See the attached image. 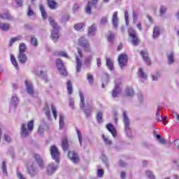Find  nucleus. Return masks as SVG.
<instances>
[{
  "instance_id": "f257e3e1",
  "label": "nucleus",
  "mask_w": 179,
  "mask_h": 179,
  "mask_svg": "<svg viewBox=\"0 0 179 179\" xmlns=\"http://www.w3.org/2000/svg\"><path fill=\"white\" fill-rule=\"evenodd\" d=\"M33 129H34V120L28 122L27 125L26 124H22L21 125V136L22 138H27L29 134L33 132Z\"/></svg>"
},
{
  "instance_id": "f03ea898",
  "label": "nucleus",
  "mask_w": 179,
  "mask_h": 179,
  "mask_svg": "<svg viewBox=\"0 0 179 179\" xmlns=\"http://www.w3.org/2000/svg\"><path fill=\"white\" fill-rule=\"evenodd\" d=\"M49 22L50 23V26L53 27V30L51 33V39L54 43H57L58 41V38H59V27L51 19H49Z\"/></svg>"
},
{
  "instance_id": "7ed1b4c3",
  "label": "nucleus",
  "mask_w": 179,
  "mask_h": 179,
  "mask_svg": "<svg viewBox=\"0 0 179 179\" xmlns=\"http://www.w3.org/2000/svg\"><path fill=\"white\" fill-rule=\"evenodd\" d=\"M79 96L80 99V107L81 110L84 111L86 117H90V114H92V109L90 108H86V103H85V96L83 94H82L81 91H79Z\"/></svg>"
},
{
  "instance_id": "20e7f679",
  "label": "nucleus",
  "mask_w": 179,
  "mask_h": 179,
  "mask_svg": "<svg viewBox=\"0 0 179 179\" xmlns=\"http://www.w3.org/2000/svg\"><path fill=\"white\" fill-rule=\"evenodd\" d=\"M78 55H76V71L78 73L80 72V69H82V66L83 64L82 63V58H83V50L80 48H77Z\"/></svg>"
},
{
  "instance_id": "39448f33",
  "label": "nucleus",
  "mask_w": 179,
  "mask_h": 179,
  "mask_svg": "<svg viewBox=\"0 0 179 179\" xmlns=\"http://www.w3.org/2000/svg\"><path fill=\"white\" fill-rule=\"evenodd\" d=\"M123 122L124 125V131L128 135V136H131V120H129V117L127 115V111H123Z\"/></svg>"
},
{
  "instance_id": "423d86ee",
  "label": "nucleus",
  "mask_w": 179,
  "mask_h": 179,
  "mask_svg": "<svg viewBox=\"0 0 179 179\" xmlns=\"http://www.w3.org/2000/svg\"><path fill=\"white\" fill-rule=\"evenodd\" d=\"M78 45L84 48L85 52H92V48L89 41L85 37H81L78 39Z\"/></svg>"
},
{
  "instance_id": "0eeeda50",
  "label": "nucleus",
  "mask_w": 179,
  "mask_h": 179,
  "mask_svg": "<svg viewBox=\"0 0 179 179\" xmlns=\"http://www.w3.org/2000/svg\"><path fill=\"white\" fill-rule=\"evenodd\" d=\"M56 66L62 76H66L68 72H66V69L64 66V62L61 59H56Z\"/></svg>"
},
{
  "instance_id": "6e6552de",
  "label": "nucleus",
  "mask_w": 179,
  "mask_h": 179,
  "mask_svg": "<svg viewBox=\"0 0 179 179\" xmlns=\"http://www.w3.org/2000/svg\"><path fill=\"white\" fill-rule=\"evenodd\" d=\"M50 152L52 159L58 163V162H59V157L61 156V153H59L58 148H57L55 145H52L50 147Z\"/></svg>"
},
{
  "instance_id": "1a4fd4ad",
  "label": "nucleus",
  "mask_w": 179,
  "mask_h": 179,
  "mask_svg": "<svg viewBox=\"0 0 179 179\" xmlns=\"http://www.w3.org/2000/svg\"><path fill=\"white\" fill-rule=\"evenodd\" d=\"M118 64L121 69H124L128 64V55L126 54H121L118 56Z\"/></svg>"
},
{
  "instance_id": "9d476101",
  "label": "nucleus",
  "mask_w": 179,
  "mask_h": 179,
  "mask_svg": "<svg viewBox=\"0 0 179 179\" xmlns=\"http://www.w3.org/2000/svg\"><path fill=\"white\" fill-rule=\"evenodd\" d=\"M129 36L131 38V41L134 45H138L140 43L139 38H138V36L136 35V32L133 28L129 29Z\"/></svg>"
},
{
  "instance_id": "9b49d317",
  "label": "nucleus",
  "mask_w": 179,
  "mask_h": 179,
  "mask_svg": "<svg viewBox=\"0 0 179 179\" xmlns=\"http://www.w3.org/2000/svg\"><path fill=\"white\" fill-rule=\"evenodd\" d=\"M33 157L36 162V163L38 165V167L41 169V170H43L44 169V160L43 159V157L40 155L39 154H34Z\"/></svg>"
},
{
  "instance_id": "f8f14e48",
  "label": "nucleus",
  "mask_w": 179,
  "mask_h": 179,
  "mask_svg": "<svg viewBox=\"0 0 179 179\" xmlns=\"http://www.w3.org/2000/svg\"><path fill=\"white\" fill-rule=\"evenodd\" d=\"M58 170V165L50 163L47 167V174L48 176H52Z\"/></svg>"
},
{
  "instance_id": "ddd939ff",
  "label": "nucleus",
  "mask_w": 179,
  "mask_h": 179,
  "mask_svg": "<svg viewBox=\"0 0 179 179\" xmlns=\"http://www.w3.org/2000/svg\"><path fill=\"white\" fill-rule=\"evenodd\" d=\"M25 87L27 89L28 94L33 96L34 94V87H33V84L31 81L29 80H25Z\"/></svg>"
},
{
  "instance_id": "4468645a",
  "label": "nucleus",
  "mask_w": 179,
  "mask_h": 179,
  "mask_svg": "<svg viewBox=\"0 0 179 179\" xmlns=\"http://www.w3.org/2000/svg\"><path fill=\"white\" fill-rule=\"evenodd\" d=\"M120 93H121V83H117L112 91V96L113 98L118 97Z\"/></svg>"
},
{
  "instance_id": "2eb2a0df",
  "label": "nucleus",
  "mask_w": 179,
  "mask_h": 179,
  "mask_svg": "<svg viewBox=\"0 0 179 179\" xmlns=\"http://www.w3.org/2000/svg\"><path fill=\"white\" fill-rule=\"evenodd\" d=\"M27 173L31 177H34L37 175V169L33 164H30L27 166Z\"/></svg>"
},
{
  "instance_id": "dca6fc26",
  "label": "nucleus",
  "mask_w": 179,
  "mask_h": 179,
  "mask_svg": "<svg viewBox=\"0 0 179 179\" xmlns=\"http://www.w3.org/2000/svg\"><path fill=\"white\" fill-rule=\"evenodd\" d=\"M69 158L73 163H79V155L76 154L74 151L69 152Z\"/></svg>"
},
{
  "instance_id": "f3484780",
  "label": "nucleus",
  "mask_w": 179,
  "mask_h": 179,
  "mask_svg": "<svg viewBox=\"0 0 179 179\" xmlns=\"http://www.w3.org/2000/svg\"><path fill=\"white\" fill-rule=\"evenodd\" d=\"M96 31H97V26H96V24H92L87 29V35L90 37H93L96 35Z\"/></svg>"
},
{
  "instance_id": "a211bd4d",
  "label": "nucleus",
  "mask_w": 179,
  "mask_h": 179,
  "mask_svg": "<svg viewBox=\"0 0 179 179\" xmlns=\"http://www.w3.org/2000/svg\"><path fill=\"white\" fill-rule=\"evenodd\" d=\"M17 104H19V98L16 95H13L10 103V110L17 107Z\"/></svg>"
},
{
  "instance_id": "6ab92c4d",
  "label": "nucleus",
  "mask_w": 179,
  "mask_h": 179,
  "mask_svg": "<svg viewBox=\"0 0 179 179\" xmlns=\"http://www.w3.org/2000/svg\"><path fill=\"white\" fill-rule=\"evenodd\" d=\"M99 2V0H92V1H88V3L85 8L86 13H88V15H90L92 13V7L93 5H95V3H97Z\"/></svg>"
},
{
  "instance_id": "aec40b11",
  "label": "nucleus",
  "mask_w": 179,
  "mask_h": 179,
  "mask_svg": "<svg viewBox=\"0 0 179 179\" xmlns=\"http://www.w3.org/2000/svg\"><path fill=\"white\" fill-rule=\"evenodd\" d=\"M141 54L145 64H147V65H150V58H149V54L148 53V51L142 50Z\"/></svg>"
},
{
  "instance_id": "412c9836",
  "label": "nucleus",
  "mask_w": 179,
  "mask_h": 179,
  "mask_svg": "<svg viewBox=\"0 0 179 179\" xmlns=\"http://www.w3.org/2000/svg\"><path fill=\"white\" fill-rule=\"evenodd\" d=\"M112 24L115 29L118 27V12L115 11L113 13L112 17Z\"/></svg>"
},
{
  "instance_id": "4be33fe9",
  "label": "nucleus",
  "mask_w": 179,
  "mask_h": 179,
  "mask_svg": "<svg viewBox=\"0 0 179 179\" xmlns=\"http://www.w3.org/2000/svg\"><path fill=\"white\" fill-rule=\"evenodd\" d=\"M106 129L110 134H112L113 138H117V130H115V127L112 124H108L106 125Z\"/></svg>"
},
{
  "instance_id": "5701e85b",
  "label": "nucleus",
  "mask_w": 179,
  "mask_h": 179,
  "mask_svg": "<svg viewBox=\"0 0 179 179\" xmlns=\"http://www.w3.org/2000/svg\"><path fill=\"white\" fill-rule=\"evenodd\" d=\"M166 57L169 65H172V64H174L176 60L174 59V52L173 51L168 52Z\"/></svg>"
},
{
  "instance_id": "b1692460",
  "label": "nucleus",
  "mask_w": 179,
  "mask_h": 179,
  "mask_svg": "<svg viewBox=\"0 0 179 179\" xmlns=\"http://www.w3.org/2000/svg\"><path fill=\"white\" fill-rule=\"evenodd\" d=\"M17 57L20 64H26L27 62V55L25 53H19Z\"/></svg>"
},
{
  "instance_id": "393cba45",
  "label": "nucleus",
  "mask_w": 179,
  "mask_h": 179,
  "mask_svg": "<svg viewBox=\"0 0 179 179\" xmlns=\"http://www.w3.org/2000/svg\"><path fill=\"white\" fill-rule=\"evenodd\" d=\"M92 61H93V54H91L87 57H85V61H84V65H85V66H90V64H92Z\"/></svg>"
},
{
  "instance_id": "a878e982",
  "label": "nucleus",
  "mask_w": 179,
  "mask_h": 179,
  "mask_svg": "<svg viewBox=\"0 0 179 179\" xmlns=\"http://www.w3.org/2000/svg\"><path fill=\"white\" fill-rule=\"evenodd\" d=\"M160 111H162V106H158L155 115V118L158 122H162V120H163V116L160 115Z\"/></svg>"
},
{
  "instance_id": "bb28decb",
  "label": "nucleus",
  "mask_w": 179,
  "mask_h": 179,
  "mask_svg": "<svg viewBox=\"0 0 179 179\" xmlns=\"http://www.w3.org/2000/svg\"><path fill=\"white\" fill-rule=\"evenodd\" d=\"M110 79V75H108V73H103V83L101 85V87L104 88L106 87V85H107V83H108V80Z\"/></svg>"
},
{
  "instance_id": "cd10ccee",
  "label": "nucleus",
  "mask_w": 179,
  "mask_h": 179,
  "mask_svg": "<svg viewBox=\"0 0 179 179\" xmlns=\"http://www.w3.org/2000/svg\"><path fill=\"white\" fill-rule=\"evenodd\" d=\"M62 147L63 150H68V148H69V145L68 144V138L66 137H64L62 139Z\"/></svg>"
},
{
  "instance_id": "c85d7f7f",
  "label": "nucleus",
  "mask_w": 179,
  "mask_h": 179,
  "mask_svg": "<svg viewBox=\"0 0 179 179\" xmlns=\"http://www.w3.org/2000/svg\"><path fill=\"white\" fill-rule=\"evenodd\" d=\"M160 36V27H155L153 29L152 38H158Z\"/></svg>"
},
{
  "instance_id": "c756f323",
  "label": "nucleus",
  "mask_w": 179,
  "mask_h": 179,
  "mask_svg": "<svg viewBox=\"0 0 179 179\" xmlns=\"http://www.w3.org/2000/svg\"><path fill=\"white\" fill-rule=\"evenodd\" d=\"M1 19H3L6 20H13V17L10 15L9 12L4 13L3 14H0Z\"/></svg>"
},
{
  "instance_id": "7c9ffc66",
  "label": "nucleus",
  "mask_w": 179,
  "mask_h": 179,
  "mask_svg": "<svg viewBox=\"0 0 179 179\" xmlns=\"http://www.w3.org/2000/svg\"><path fill=\"white\" fill-rule=\"evenodd\" d=\"M65 117H64V115L60 114L59 115V129H63L64 127H65Z\"/></svg>"
},
{
  "instance_id": "2f4dec72",
  "label": "nucleus",
  "mask_w": 179,
  "mask_h": 179,
  "mask_svg": "<svg viewBox=\"0 0 179 179\" xmlns=\"http://www.w3.org/2000/svg\"><path fill=\"white\" fill-rule=\"evenodd\" d=\"M106 66H108L109 71H114V63L110 58H106Z\"/></svg>"
},
{
  "instance_id": "473e14b6",
  "label": "nucleus",
  "mask_w": 179,
  "mask_h": 179,
  "mask_svg": "<svg viewBox=\"0 0 179 179\" xmlns=\"http://www.w3.org/2000/svg\"><path fill=\"white\" fill-rule=\"evenodd\" d=\"M9 29H10V25L9 24L0 22V30H2L3 31H8Z\"/></svg>"
},
{
  "instance_id": "72a5a7b5",
  "label": "nucleus",
  "mask_w": 179,
  "mask_h": 179,
  "mask_svg": "<svg viewBox=\"0 0 179 179\" xmlns=\"http://www.w3.org/2000/svg\"><path fill=\"white\" fill-rule=\"evenodd\" d=\"M22 38H23V37L21 35H19L16 37L12 38L10 40V47H12V45H13V44H15V43H16V41H20V40H22Z\"/></svg>"
},
{
  "instance_id": "f704fd0d",
  "label": "nucleus",
  "mask_w": 179,
  "mask_h": 179,
  "mask_svg": "<svg viewBox=\"0 0 179 179\" xmlns=\"http://www.w3.org/2000/svg\"><path fill=\"white\" fill-rule=\"evenodd\" d=\"M138 78L143 80L148 79V75L146 73H145V71H143V69H138Z\"/></svg>"
},
{
  "instance_id": "c9c22d12",
  "label": "nucleus",
  "mask_w": 179,
  "mask_h": 179,
  "mask_svg": "<svg viewBox=\"0 0 179 179\" xmlns=\"http://www.w3.org/2000/svg\"><path fill=\"white\" fill-rule=\"evenodd\" d=\"M39 10L41 13V16L43 19H46L47 18V12H45V8H44V6L43 4L39 5Z\"/></svg>"
},
{
  "instance_id": "e433bc0d",
  "label": "nucleus",
  "mask_w": 179,
  "mask_h": 179,
  "mask_svg": "<svg viewBox=\"0 0 179 179\" xmlns=\"http://www.w3.org/2000/svg\"><path fill=\"white\" fill-rule=\"evenodd\" d=\"M56 55H57L58 57H63V58H67V59H71L69 55H68V53L65 51L57 52H56Z\"/></svg>"
},
{
  "instance_id": "4c0bfd02",
  "label": "nucleus",
  "mask_w": 179,
  "mask_h": 179,
  "mask_svg": "<svg viewBox=\"0 0 179 179\" xmlns=\"http://www.w3.org/2000/svg\"><path fill=\"white\" fill-rule=\"evenodd\" d=\"M48 4L50 9H56L57 8V2L54 1V0H48Z\"/></svg>"
},
{
  "instance_id": "58836bf2",
  "label": "nucleus",
  "mask_w": 179,
  "mask_h": 179,
  "mask_svg": "<svg viewBox=\"0 0 179 179\" xmlns=\"http://www.w3.org/2000/svg\"><path fill=\"white\" fill-rule=\"evenodd\" d=\"M126 94L127 96H129L130 97H132V96L135 94V92H134V88L131 87H127L126 88Z\"/></svg>"
},
{
  "instance_id": "ea45409f",
  "label": "nucleus",
  "mask_w": 179,
  "mask_h": 179,
  "mask_svg": "<svg viewBox=\"0 0 179 179\" xmlns=\"http://www.w3.org/2000/svg\"><path fill=\"white\" fill-rule=\"evenodd\" d=\"M10 61L13 64V65L15 66L16 69H19V66L17 64V62L16 61V58L15 57V55L13 54L10 55Z\"/></svg>"
},
{
  "instance_id": "a19ab883",
  "label": "nucleus",
  "mask_w": 179,
  "mask_h": 179,
  "mask_svg": "<svg viewBox=\"0 0 179 179\" xmlns=\"http://www.w3.org/2000/svg\"><path fill=\"white\" fill-rule=\"evenodd\" d=\"M67 92L68 94H72L73 92V88L72 87V83H71V80L67 81Z\"/></svg>"
},
{
  "instance_id": "79ce46f5",
  "label": "nucleus",
  "mask_w": 179,
  "mask_h": 179,
  "mask_svg": "<svg viewBox=\"0 0 179 179\" xmlns=\"http://www.w3.org/2000/svg\"><path fill=\"white\" fill-rule=\"evenodd\" d=\"M145 176L149 179H156V176H155L152 171H145Z\"/></svg>"
},
{
  "instance_id": "37998d69",
  "label": "nucleus",
  "mask_w": 179,
  "mask_h": 179,
  "mask_svg": "<svg viewBox=\"0 0 179 179\" xmlns=\"http://www.w3.org/2000/svg\"><path fill=\"white\" fill-rule=\"evenodd\" d=\"M166 12H167V7L165 6H161L159 8V16H164V15H166Z\"/></svg>"
},
{
  "instance_id": "c03bdc74",
  "label": "nucleus",
  "mask_w": 179,
  "mask_h": 179,
  "mask_svg": "<svg viewBox=\"0 0 179 179\" xmlns=\"http://www.w3.org/2000/svg\"><path fill=\"white\" fill-rule=\"evenodd\" d=\"M96 120L99 124H101V122H103V112L101 111L97 112Z\"/></svg>"
},
{
  "instance_id": "a18cd8bd",
  "label": "nucleus",
  "mask_w": 179,
  "mask_h": 179,
  "mask_svg": "<svg viewBox=\"0 0 179 179\" xmlns=\"http://www.w3.org/2000/svg\"><path fill=\"white\" fill-rule=\"evenodd\" d=\"M26 44L24 43H22L19 45V53H24L26 52Z\"/></svg>"
},
{
  "instance_id": "49530a36",
  "label": "nucleus",
  "mask_w": 179,
  "mask_h": 179,
  "mask_svg": "<svg viewBox=\"0 0 179 179\" xmlns=\"http://www.w3.org/2000/svg\"><path fill=\"white\" fill-rule=\"evenodd\" d=\"M156 138L159 143L162 145H165L166 143V139L164 138H162V136L160 134H157Z\"/></svg>"
},
{
  "instance_id": "de8ad7c7",
  "label": "nucleus",
  "mask_w": 179,
  "mask_h": 179,
  "mask_svg": "<svg viewBox=\"0 0 179 179\" xmlns=\"http://www.w3.org/2000/svg\"><path fill=\"white\" fill-rule=\"evenodd\" d=\"M87 79L90 83V85H93L94 82V78H93V75H92L91 73H87Z\"/></svg>"
},
{
  "instance_id": "09e8293b",
  "label": "nucleus",
  "mask_w": 179,
  "mask_h": 179,
  "mask_svg": "<svg viewBox=\"0 0 179 179\" xmlns=\"http://www.w3.org/2000/svg\"><path fill=\"white\" fill-rule=\"evenodd\" d=\"M1 169L4 176H8V171L6 170V162H3Z\"/></svg>"
},
{
  "instance_id": "8fccbe9b",
  "label": "nucleus",
  "mask_w": 179,
  "mask_h": 179,
  "mask_svg": "<svg viewBox=\"0 0 179 179\" xmlns=\"http://www.w3.org/2000/svg\"><path fill=\"white\" fill-rule=\"evenodd\" d=\"M83 27H85V23H78L74 26V29L77 31H79V30H82V29H83Z\"/></svg>"
},
{
  "instance_id": "3c124183",
  "label": "nucleus",
  "mask_w": 179,
  "mask_h": 179,
  "mask_svg": "<svg viewBox=\"0 0 179 179\" xmlns=\"http://www.w3.org/2000/svg\"><path fill=\"white\" fill-rule=\"evenodd\" d=\"M76 132H77L79 143L80 146H82V142L83 141V137L82 136V132H80L79 129H76Z\"/></svg>"
},
{
  "instance_id": "603ef678",
  "label": "nucleus",
  "mask_w": 179,
  "mask_h": 179,
  "mask_svg": "<svg viewBox=\"0 0 179 179\" xmlns=\"http://www.w3.org/2000/svg\"><path fill=\"white\" fill-rule=\"evenodd\" d=\"M31 44L34 45V47H37L38 45V42L37 41V38L34 36H31Z\"/></svg>"
},
{
  "instance_id": "864d4df0",
  "label": "nucleus",
  "mask_w": 179,
  "mask_h": 179,
  "mask_svg": "<svg viewBox=\"0 0 179 179\" xmlns=\"http://www.w3.org/2000/svg\"><path fill=\"white\" fill-rule=\"evenodd\" d=\"M44 111L46 117H48V118H51V113H50V108H48V106H46L44 108Z\"/></svg>"
},
{
  "instance_id": "5fc2aeb1",
  "label": "nucleus",
  "mask_w": 179,
  "mask_h": 179,
  "mask_svg": "<svg viewBox=\"0 0 179 179\" xmlns=\"http://www.w3.org/2000/svg\"><path fill=\"white\" fill-rule=\"evenodd\" d=\"M52 113L54 118L55 120H57L58 112L57 111V108H55V107H54V106H52Z\"/></svg>"
},
{
  "instance_id": "6e6d98bb",
  "label": "nucleus",
  "mask_w": 179,
  "mask_h": 179,
  "mask_svg": "<svg viewBox=\"0 0 179 179\" xmlns=\"http://www.w3.org/2000/svg\"><path fill=\"white\" fill-rule=\"evenodd\" d=\"M102 139L103 140L105 143H106V145H111L113 143V142L110 139H108V138L104 136V134L102 135Z\"/></svg>"
},
{
  "instance_id": "4d7b16f0",
  "label": "nucleus",
  "mask_w": 179,
  "mask_h": 179,
  "mask_svg": "<svg viewBox=\"0 0 179 179\" xmlns=\"http://www.w3.org/2000/svg\"><path fill=\"white\" fill-rule=\"evenodd\" d=\"M124 19H125V23L127 24V26H128V24H129V15H128V11L126 10L124 11Z\"/></svg>"
},
{
  "instance_id": "13d9d810",
  "label": "nucleus",
  "mask_w": 179,
  "mask_h": 179,
  "mask_svg": "<svg viewBox=\"0 0 179 179\" xmlns=\"http://www.w3.org/2000/svg\"><path fill=\"white\" fill-rule=\"evenodd\" d=\"M44 127H43V125H40L38 129V133L39 134V135H43V134H44Z\"/></svg>"
},
{
  "instance_id": "bf43d9fd",
  "label": "nucleus",
  "mask_w": 179,
  "mask_h": 179,
  "mask_svg": "<svg viewBox=\"0 0 179 179\" xmlns=\"http://www.w3.org/2000/svg\"><path fill=\"white\" fill-rule=\"evenodd\" d=\"M80 8V6L78 3L74 4L73 7V13H76V12H78L79 10V8Z\"/></svg>"
},
{
  "instance_id": "052dcab7",
  "label": "nucleus",
  "mask_w": 179,
  "mask_h": 179,
  "mask_svg": "<svg viewBox=\"0 0 179 179\" xmlns=\"http://www.w3.org/2000/svg\"><path fill=\"white\" fill-rule=\"evenodd\" d=\"M104 176V171L103 169H98L97 177L101 178Z\"/></svg>"
},
{
  "instance_id": "680f3d73",
  "label": "nucleus",
  "mask_w": 179,
  "mask_h": 179,
  "mask_svg": "<svg viewBox=\"0 0 179 179\" xmlns=\"http://www.w3.org/2000/svg\"><path fill=\"white\" fill-rule=\"evenodd\" d=\"M27 15H28V16H33V15H34V11H33L31 6L28 7Z\"/></svg>"
},
{
  "instance_id": "e2e57ef3",
  "label": "nucleus",
  "mask_w": 179,
  "mask_h": 179,
  "mask_svg": "<svg viewBox=\"0 0 179 179\" xmlns=\"http://www.w3.org/2000/svg\"><path fill=\"white\" fill-rule=\"evenodd\" d=\"M68 20H69V15H64L62 17V23H65V22H68Z\"/></svg>"
},
{
  "instance_id": "0e129e2a",
  "label": "nucleus",
  "mask_w": 179,
  "mask_h": 179,
  "mask_svg": "<svg viewBox=\"0 0 179 179\" xmlns=\"http://www.w3.org/2000/svg\"><path fill=\"white\" fill-rule=\"evenodd\" d=\"M4 139H5L6 142H8V143H9V142L12 141V138L8 134H4Z\"/></svg>"
},
{
  "instance_id": "69168bd1",
  "label": "nucleus",
  "mask_w": 179,
  "mask_h": 179,
  "mask_svg": "<svg viewBox=\"0 0 179 179\" xmlns=\"http://www.w3.org/2000/svg\"><path fill=\"white\" fill-rule=\"evenodd\" d=\"M113 40H114V34L110 33V34L108 35V41H113Z\"/></svg>"
},
{
  "instance_id": "338daca9",
  "label": "nucleus",
  "mask_w": 179,
  "mask_h": 179,
  "mask_svg": "<svg viewBox=\"0 0 179 179\" xmlns=\"http://www.w3.org/2000/svg\"><path fill=\"white\" fill-rule=\"evenodd\" d=\"M107 21H108L107 17H103L101 20V24H106V23H107Z\"/></svg>"
},
{
  "instance_id": "774afa93",
  "label": "nucleus",
  "mask_w": 179,
  "mask_h": 179,
  "mask_svg": "<svg viewBox=\"0 0 179 179\" xmlns=\"http://www.w3.org/2000/svg\"><path fill=\"white\" fill-rule=\"evenodd\" d=\"M175 149H179V139L174 141Z\"/></svg>"
}]
</instances>
